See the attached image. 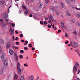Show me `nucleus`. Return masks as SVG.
<instances>
[{"mask_svg": "<svg viewBox=\"0 0 80 80\" xmlns=\"http://www.w3.org/2000/svg\"><path fill=\"white\" fill-rule=\"evenodd\" d=\"M42 3L39 6H38L39 8H41V7H42Z\"/></svg>", "mask_w": 80, "mask_h": 80, "instance_id": "28", "label": "nucleus"}, {"mask_svg": "<svg viewBox=\"0 0 80 80\" xmlns=\"http://www.w3.org/2000/svg\"><path fill=\"white\" fill-rule=\"evenodd\" d=\"M54 24H53V25H52V28H53V29H55V28H54Z\"/></svg>", "mask_w": 80, "mask_h": 80, "instance_id": "54", "label": "nucleus"}, {"mask_svg": "<svg viewBox=\"0 0 80 80\" xmlns=\"http://www.w3.org/2000/svg\"><path fill=\"white\" fill-rule=\"evenodd\" d=\"M71 21L73 22V23H75V21L74 19H72V20H71Z\"/></svg>", "mask_w": 80, "mask_h": 80, "instance_id": "34", "label": "nucleus"}, {"mask_svg": "<svg viewBox=\"0 0 80 80\" xmlns=\"http://www.w3.org/2000/svg\"><path fill=\"white\" fill-rule=\"evenodd\" d=\"M2 53V49L1 48V45H0V53Z\"/></svg>", "mask_w": 80, "mask_h": 80, "instance_id": "25", "label": "nucleus"}, {"mask_svg": "<svg viewBox=\"0 0 80 80\" xmlns=\"http://www.w3.org/2000/svg\"><path fill=\"white\" fill-rule=\"evenodd\" d=\"M51 9L52 11L53 12H55V8L53 7H51Z\"/></svg>", "mask_w": 80, "mask_h": 80, "instance_id": "12", "label": "nucleus"}, {"mask_svg": "<svg viewBox=\"0 0 80 80\" xmlns=\"http://www.w3.org/2000/svg\"><path fill=\"white\" fill-rule=\"evenodd\" d=\"M19 42H16V44L17 45H19Z\"/></svg>", "mask_w": 80, "mask_h": 80, "instance_id": "59", "label": "nucleus"}, {"mask_svg": "<svg viewBox=\"0 0 80 80\" xmlns=\"http://www.w3.org/2000/svg\"><path fill=\"white\" fill-rule=\"evenodd\" d=\"M32 50H35V48H32Z\"/></svg>", "mask_w": 80, "mask_h": 80, "instance_id": "63", "label": "nucleus"}, {"mask_svg": "<svg viewBox=\"0 0 80 80\" xmlns=\"http://www.w3.org/2000/svg\"><path fill=\"white\" fill-rule=\"evenodd\" d=\"M75 51L76 52H77V53H78V54L80 55V54L78 53L79 52V51L78 50H75Z\"/></svg>", "mask_w": 80, "mask_h": 80, "instance_id": "23", "label": "nucleus"}, {"mask_svg": "<svg viewBox=\"0 0 80 80\" xmlns=\"http://www.w3.org/2000/svg\"><path fill=\"white\" fill-rule=\"evenodd\" d=\"M9 53H10L11 55H12L13 54V52L12 50L11 49L9 50Z\"/></svg>", "mask_w": 80, "mask_h": 80, "instance_id": "11", "label": "nucleus"}, {"mask_svg": "<svg viewBox=\"0 0 80 80\" xmlns=\"http://www.w3.org/2000/svg\"><path fill=\"white\" fill-rule=\"evenodd\" d=\"M66 15L67 16H71V14L69 12H67Z\"/></svg>", "mask_w": 80, "mask_h": 80, "instance_id": "19", "label": "nucleus"}, {"mask_svg": "<svg viewBox=\"0 0 80 80\" xmlns=\"http://www.w3.org/2000/svg\"><path fill=\"white\" fill-rule=\"evenodd\" d=\"M19 58L20 59H22L23 58V57L22 55H20L19 56Z\"/></svg>", "mask_w": 80, "mask_h": 80, "instance_id": "22", "label": "nucleus"}, {"mask_svg": "<svg viewBox=\"0 0 80 80\" xmlns=\"http://www.w3.org/2000/svg\"><path fill=\"white\" fill-rule=\"evenodd\" d=\"M40 22V24H42L43 23V22L42 21H41Z\"/></svg>", "mask_w": 80, "mask_h": 80, "instance_id": "53", "label": "nucleus"}, {"mask_svg": "<svg viewBox=\"0 0 80 80\" xmlns=\"http://www.w3.org/2000/svg\"><path fill=\"white\" fill-rule=\"evenodd\" d=\"M13 47H14V48L15 49H18V47H16L15 46H14Z\"/></svg>", "mask_w": 80, "mask_h": 80, "instance_id": "44", "label": "nucleus"}, {"mask_svg": "<svg viewBox=\"0 0 80 80\" xmlns=\"http://www.w3.org/2000/svg\"><path fill=\"white\" fill-rule=\"evenodd\" d=\"M18 73L19 75H21V71L20 68H17Z\"/></svg>", "mask_w": 80, "mask_h": 80, "instance_id": "4", "label": "nucleus"}, {"mask_svg": "<svg viewBox=\"0 0 80 80\" xmlns=\"http://www.w3.org/2000/svg\"><path fill=\"white\" fill-rule=\"evenodd\" d=\"M22 9H25V10H27V8H26V7L24 6L23 5H22Z\"/></svg>", "mask_w": 80, "mask_h": 80, "instance_id": "17", "label": "nucleus"}, {"mask_svg": "<svg viewBox=\"0 0 80 80\" xmlns=\"http://www.w3.org/2000/svg\"><path fill=\"white\" fill-rule=\"evenodd\" d=\"M17 68H20L21 66L20 64L19 63H17Z\"/></svg>", "mask_w": 80, "mask_h": 80, "instance_id": "18", "label": "nucleus"}, {"mask_svg": "<svg viewBox=\"0 0 80 80\" xmlns=\"http://www.w3.org/2000/svg\"><path fill=\"white\" fill-rule=\"evenodd\" d=\"M9 22L8 21H6V23L7 24H8Z\"/></svg>", "mask_w": 80, "mask_h": 80, "instance_id": "60", "label": "nucleus"}, {"mask_svg": "<svg viewBox=\"0 0 80 80\" xmlns=\"http://www.w3.org/2000/svg\"><path fill=\"white\" fill-rule=\"evenodd\" d=\"M71 2H75V0H70Z\"/></svg>", "mask_w": 80, "mask_h": 80, "instance_id": "52", "label": "nucleus"}, {"mask_svg": "<svg viewBox=\"0 0 80 80\" xmlns=\"http://www.w3.org/2000/svg\"><path fill=\"white\" fill-rule=\"evenodd\" d=\"M3 73V71H1L0 72V74H2V73Z\"/></svg>", "mask_w": 80, "mask_h": 80, "instance_id": "57", "label": "nucleus"}, {"mask_svg": "<svg viewBox=\"0 0 80 80\" xmlns=\"http://www.w3.org/2000/svg\"><path fill=\"white\" fill-rule=\"evenodd\" d=\"M18 39V38L17 37H16V38L15 39V40H17Z\"/></svg>", "mask_w": 80, "mask_h": 80, "instance_id": "58", "label": "nucleus"}, {"mask_svg": "<svg viewBox=\"0 0 80 80\" xmlns=\"http://www.w3.org/2000/svg\"><path fill=\"white\" fill-rule=\"evenodd\" d=\"M15 59L16 60L18 61V57H15Z\"/></svg>", "mask_w": 80, "mask_h": 80, "instance_id": "40", "label": "nucleus"}, {"mask_svg": "<svg viewBox=\"0 0 80 80\" xmlns=\"http://www.w3.org/2000/svg\"><path fill=\"white\" fill-rule=\"evenodd\" d=\"M4 19L6 21H9V19L8 17V14L7 13H5L4 14Z\"/></svg>", "mask_w": 80, "mask_h": 80, "instance_id": "1", "label": "nucleus"}, {"mask_svg": "<svg viewBox=\"0 0 80 80\" xmlns=\"http://www.w3.org/2000/svg\"><path fill=\"white\" fill-rule=\"evenodd\" d=\"M10 30H11V35H12L13 34L14 29H13L11 28L10 29Z\"/></svg>", "mask_w": 80, "mask_h": 80, "instance_id": "10", "label": "nucleus"}, {"mask_svg": "<svg viewBox=\"0 0 80 80\" xmlns=\"http://www.w3.org/2000/svg\"><path fill=\"white\" fill-rule=\"evenodd\" d=\"M18 55L16 53H14V57L15 58L18 57Z\"/></svg>", "mask_w": 80, "mask_h": 80, "instance_id": "32", "label": "nucleus"}, {"mask_svg": "<svg viewBox=\"0 0 80 80\" xmlns=\"http://www.w3.org/2000/svg\"><path fill=\"white\" fill-rule=\"evenodd\" d=\"M8 59H5V62H4V65L5 68H7L8 66Z\"/></svg>", "mask_w": 80, "mask_h": 80, "instance_id": "2", "label": "nucleus"}, {"mask_svg": "<svg viewBox=\"0 0 80 80\" xmlns=\"http://www.w3.org/2000/svg\"><path fill=\"white\" fill-rule=\"evenodd\" d=\"M30 78H31V80H33V79H34V76L33 75H31L30 76Z\"/></svg>", "mask_w": 80, "mask_h": 80, "instance_id": "13", "label": "nucleus"}, {"mask_svg": "<svg viewBox=\"0 0 80 80\" xmlns=\"http://www.w3.org/2000/svg\"><path fill=\"white\" fill-rule=\"evenodd\" d=\"M80 72V70H79H79H78V74H79Z\"/></svg>", "mask_w": 80, "mask_h": 80, "instance_id": "41", "label": "nucleus"}, {"mask_svg": "<svg viewBox=\"0 0 80 80\" xmlns=\"http://www.w3.org/2000/svg\"><path fill=\"white\" fill-rule=\"evenodd\" d=\"M48 22L49 23H51V20L50 19H49Z\"/></svg>", "mask_w": 80, "mask_h": 80, "instance_id": "49", "label": "nucleus"}, {"mask_svg": "<svg viewBox=\"0 0 80 80\" xmlns=\"http://www.w3.org/2000/svg\"><path fill=\"white\" fill-rule=\"evenodd\" d=\"M73 44H74V45L75 46L77 47H78V46L77 44V43H76V42H75L73 41Z\"/></svg>", "mask_w": 80, "mask_h": 80, "instance_id": "14", "label": "nucleus"}, {"mask_svg": "<svg viewBox=\"0 0 80 80\" xmlns=\"http://www.w3.org/2000/svg\"><path fill=\"white\" fill-rule=\"evenodd\" d=\"M1 25L2 27H4L5 25H6V23L4 22H1Z\"/></svg>", "mask_w": 80, "mask_h": 80, "instance_id": "6", "label": "nucleus"}, {"mask_svg": "<svg viewBox=\"0 0 80 80\" xmlns=\"http://www.w3.org/2000/svg\"><path fill=\"white\" fill-rule=\"evenodd\" d=\"M75 9L78 10H79L80 11V8H75Z\"/></svg>", "mask_w": 80, "mask_h": 80, "instance_id": "46", "label": "nucleus"}, {"mask_svg": "<svg viewBox=\"0 0 80 80\" xmlns=\"http://www.w3.org/2000/svg\"><path fill=\"white\" fill-rule=\"evenodd\" d=\"M20 52L21 53H23L24 51L23 50H21L20 51Z\"/></svg>", "mask_w": 80, "mask_h": 80, "instance_id": "31", "label": "nucleus"}, {"mask_svg": "<svg viewBox=\"0 0 80 80\" xmlns=\"http://www.w3.org/2000/svg\"><path fill=\"white\" fill-rule=\"evenodd\" d=\"M24 66L28 67V65L27 64L25 63L24 64Z\"/></svg>", "mask_w": 80, "mask_h": 80, "instance_id": "45", "label": "nucleus"}, {"mask_svg": "<svg viewBox=\"0 0 80 80\" xmlns=\"http://www.w3.org/2000/svg\"><path fill=\"white\" fill-rule=\"evenodd\" d=\"M50 18V19H52V15H50V18Z\"/></svg>", "mask_w": 80, "mask_h": 80, "instance_id": "47", "label": "nucleus"}, {"mask_svg": "<svg viewBox=\"0 0 80 80\" xmlns=\"http://www.w3.org/2000/svg\"><path fill=\"white\" fill-rule=\"evenodd\" d=\"M24 50H28V48L27 47H25L24 48Z\"/></svg>", "mask_w": 80, "mask_h": 80, "instance_id": "42", "label": "nucleus"}, {"mask_svg": "<svg viewBox=\"0 0 80 80\" xmlns=\"http://www.w3.org/2000/svg\"><path fill=\"white\" fill-rule=\"evenodd\" d=\"M23 36V34H21V35H20V37H22Z\"/></svg>", "mask_w": 80, "mask_h": 80, "instance_id": "64", "label": "nucleus"}, {"mask_svg": "<svg viewBox=\"0 0 80 80\" xmlns=\"http://www.w3.org/2000/svg\"><path fill=\"white\" fill-rule=\"evenodd\" d=\"M48 19V17H46L45 18V20H47Z\"/></svg>", "mask_w": 80, "mask_h": 80, "instance_id": "62", "label": "nucleus"}, {"mask_svg": "<svg viewBox=\"0 0 80 80\" xmlns=\"http://www.w3.org/2000/svg\"><path fill=\"white\" fill-rule=\"evenodd\" d=\"M24 42L25 43H24L23 44L24 45H26L28 43V41H25Z\"/></svg>", "mask_w": 80, "mask_h": 80, "instance_id": "27", "label": "nucleus"}, {"mask_svg": "<svg viewBox=\"0 0 80 80\" xmlns=\"http://www.w3.org/2000/svg\"><path fill=\"white\" fill-rule=\"evenodd\" d=\"M2 60V61H4L5 60L4 56V54H2L1 56Z\"/></svg>", "mask_w": 80, "mask_h": 80, "instance_id": "9", "label": "nucleus"}, {"mask_svg": "<svg viewBox=\"0 0 80 80\" xmlns=\"http://www.w3.org/2000/svg\"><path fill=\"white\" fill-rule=\"evenodd\" d=\"M11 7H12V6H10V7H9V8L8 10V13H9V12H10V11H9V9H10V8H11Z\"/></svg>", "mask_w": 80, "mask_h": 80, "instance_id": "48", "label": "nucleus"}, {"mask_svg": "<svg viewBox=\"0 0 80 80\" xmlns=\"http://www.w3.org/2000/svg\"><path fill=\"white\" fill-rule=\"evenodd\" d=\"M11 44L9 42H8L6 44V47L7 48H8L10 47Z\"/></svg>", "mask_w": 80, "mask_h": 80, "instance_id": "5", "label": "nucleus"}, {"mask_svg": "<svg viewBox=\"0 0 80 80\" xmlns=\"http://www.w3.org/2000/svg\"><path fill=\"white\" fill-rule=\"evenodd\" d=\"M66 2H67V3H70V1L69 0H67L66 1Z\"/></svg>", "mask_w": 80, "mask_h": 80, "instance_id": "43", "label": "nucleus"}, {"mask_svg": "<svg viewBox=\"0 0 80 80\" xmlns=\"http://www.w3.org/2000/svg\"><path fill=\"white\" fill-rule=\"evenodd\" d=\"M61 5L62 6V8H64V6L63 5V3H62V2H61Z\"/></svg>", "mask_w": 80, "mask_h": 80, "instance_id": "36", "label": "nucleus"}, {"mask_svg": "<svg viewBox=\"0 0 80 80\" xmlns=\"http://www.w3.org/2000/svg\"><path fill=\"white\" fill-rule=\"evenodd\" d=\"M75 64L77 66H79V63L77 62H75Z\"/></svg>", "mask_w": 80, "mask_h": 80, "instance_id": "16", "label": "nucleus"}, {"mask_svg": "<svg viewBox=\"0 0 80 80\" xmlns=\"http://www.w3.org/2000/svg\"><path fill=\"white\" fill-rule=\"evenodd\" d=\"M20 80H25V78L24 76H21L20 78Z\"/></svg>", "mask_w": 80, "mask_h": 80, "instance_id": "20", "label": "nucleus"}, {"mask_svg": "<svg viewBox=\"0 0 80 80\" xmlns=\"http://www.w3.org/2000/svg\"><path fill=\"white\" fill-rule=\"evenodd\" d=\"M45 2L46 4H47L49 2V0H45Z\"/></svg>", "mask_w": 80, "mask_h": 80, "instance_id": "24", "label": "nucleus"}, {"mask_svg": "<svg viewBox=\"0 0 80 80\" xmlns=\"http://www.w3.org/2000/svg\"><path fill=\"white\" fill-rule=\"evenodd\" d=\"M69 42V41H67L66 42H65V43L66 44H67V43H68Z\"/></svg>", "mask_w": 80, "mask_h": 80, "instance_id": "61", "label": "nucleus"}, {"mask_svg": "<svg viewBox=\"0 0 80 80\" xmlns=\"http://www.w3.org/2000/svg\"><path fill=\"white\" fill-rule=\"evenodd\" d=\"M4 3V0H1L0 1V5H3Z\"/></svg>", "mask_w": 80, "mask_h": 80, "instance_id": "7", "label": "nucleus"}, {"mask_svg": "<svg viewBox=\"0 0 80 80\" xmlns=\"http://www.w3.org/2000/svg\"><path fill=\"white\" fill-rule=\"evenodd\" d=\"M44 24L45 25H47V22L46 21H44Z\"/></svg>", "mask_w": 80, "mask_h": 80, "instance_id": "38", "label": "nucleus"}, {"mask_svg": "<svg viewBox=\"0 0 80 80\" xmlns=\"http://www.w3.org/2000/svg\"><path fill=\"white\" fill-rule=\"evenodd\" d=\"M18 78V76L16 75V74L14 75V79L16 80Z\"/></svg>", "mask_w": 80, "mask_h": 80, "instance_id": "21", "label": "nucleus"}, {"mask_svg": "<svg viewBox=\"0 0 80 80\" xmlns=\"http://www.w3.org/2000/svg\"><path fill=\"white\" fill-rule=\"evenodd\" d=\"M48 28H51V25H49V24H48Z\"/></svg>", "mask_w": 80, "mask_h": 80, "instance_id": "39", "label": "nucleus"}, {"mask_svg": "<svg viewBox=\"0 0 80 80\" xmlns=\"http://www.w3.org/2000/svg\"><path fill=\"white\" fill-rule=\"evenodd\" d=\"M29 16L30 17H32V14H30L29 15Z\"/></svg>", "mask_w": 80, "mask_h": 80, "instance_id": "55", "label": "nucleus"}, {"mask_svg": "<svg viewBox=\"0 0 80 80\" xmlns=\"http://www.w3.org/2000/svg\"><path fill=\"white\" fill-rule=\"evenodd\" d=\"M29 47H32V46L31 45V44H29Z\"/></svg>", "mask_w": 80, "mask_h": 80, "instance_id": "56", "label": "nucleus"}, {"mask_svg": "<svg viewBox=\"0 0 80 80\" xmlns=\"http://www.w3.org/2000/svg\"><path fill=\"white\" fill-rule=\"evenodd\" d=\"M72 33L74 34H75V35H77V32L75 31H74L73 32H72Z\"/></svg>", "mask_w": 80, "mask_h": 80, "instance_id": "33", "label": "nucleus"}, {"mask_svg": "<svg viewBox=\"0 0 80 80\" xmlns=\"http://www.w3.org/2000/svg\"><path fill=\"white\" fill-rule=\"evenodd\" d=\"M24 14L26 16H28V10L25 11L24 12Z\"/></svg>", "mask_w": 80, "mask_h": 80, "instance_id": "8", "label": "nucleus"}, {"mask_svg": "<svg viewBox=\"0 0 80 80\" xmlns=\"http://www.w3.org/2000/svg\"><path fill=\"white\" fill-rule=\"evenodd\" d=\"M61 26H62V27L63 28L64 26L63 22L61 21Z\"/></svg>", "mask_w": 80, "mask_h": 80, "instance_id": "15", "label": "nucleus"}, {"mask_svg": "<svg viewBox=\"0 0 80 80\" xmlns=\"http://www.w3.org/2000/svg\"><path fill=\"white\" fill-rule=\"evenodd\" d=\"M56 14L58 15V16L59 15V13L58 12V11H57L56 12Z\"/></svg>", "mask_w": 80, "mask_h": 80, "instance_id": "37", "label": "nucleus"}, {"mask_svg": "<svg viewBox=\"0 0 80 80\" xmlns=\"http://www.w3.org/2000/svg\"><path fill=\"white\" fill-rule=\"evenodd\" d=\"M0 42L2 43H3L4 42L2 40L0 39Z\"/></svg>", "mask_w": 80, "mask_h": 80, "instance_id": "30", "label": "nucleus"}, {"mask_svg": "<svg viewBox=\"0 0 80 80\" xmlns=\"http://www.w3.org/2000/svg\"><path fill=\"white\" fill-rule=\"evenodd\" d=\"M76 24L78 26H80V23L78 22H77L76 23Z\"/></svg>", "mask_w": 80, "mask_h": 80, "instance_id": "29", "label": "nucleus"}, {"mask_svg": "<svg viewBox=\"0 0 80 80\" xmlns=\"http://www.w3.org/2000/svg\"><path fill=\"white\" fill-rule=\"evenodd\" d=\"M11 25H12V27H14L15 26V24L13 23H12Z\"/></svg>", "mask_w": 80, "mask_h": 80, "instance_id": "50", "label": "nucleus"}, {"mask_svg": "<svg viewBox=\"0 0 80 80\" xmlns=\"http://www.w3.org/2000/svg\"><path fill=\"white\" fill-rule=\"evenodd\" d=\"M65 36L66 37H68V36L67 34V33H65Z\"/></svg>", "mask_w": 80, "mask_h": 80, "instance_id": "51", "label": "nucleus"}, {"mask_svg": "<svg viewBox=\"0 0 80 80\" xmlns=\"http://www.w3.org/2000/svg\"><path fill=\"white\" fill-rule=\"evenodd\" d=\"M4 22V21L2 19H0V22H1V23H3Z\"/></svg>", "mask_w": 80, "mask_h": 80, "instance_id": "26", "label": "nucleus"}, {"mask_svg": "<svg viewBox=\"0 0 80 80\" xmlns=\"http://www.w3.org/2000/svg\"><path fill=\"white\" fill-rule=\"evenodd\" d=\"M78 17V18H80V14L78 13L77 14Z\"/></svg>", "mask_w": 80, "mask_h": 80, "instance_id": "35", "label": "nucleus"}, {"mask_svg": "<svg viewBox=\"0 0 80 80\" xmlns=\"http://www.w3.org/2000/svg\"><path fill=\"white\" fill-rule=\"evenodd\" d=\"M73 72L74 74H76V72L77 71V68L76 65H74V66L73 68Z\"/></svg>", "mask_w": 80, "mask_h": 80, "instance_id": "3", "label": "nucleus"}]
</instances>
